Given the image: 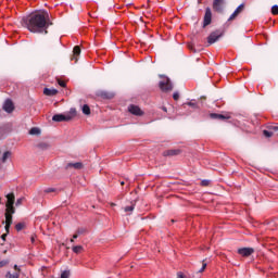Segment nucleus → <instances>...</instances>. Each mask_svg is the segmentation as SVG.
Segmentation results:
<instances>
[{"mask_svg":"<svg viewBox=\"0 0 278 278\" xmlns=\"http://www.w3.org/2000/svg\"><path fill=\"white\" fill-rule=\"evenodd\" d=\"M165 155H179V150H169L165 152Z\"/></svg>","mask_w":278,"mask_h":278,"instance_id":"a878e982","label":"nucleus"},{"mask_svg":"<svg viewBox=\"0 0 278 278\" xmlns=\"http://www.w3.org/2000/svg\"><path fill=\"white\" fill-rule=\"evenodd\" d=\"M3 266H8V261L0 262V268H3Z\"/></svg>","mask_w":278,"mask_h":278,"instance_id":"72a5a7b5","label":"nucleus"},{"mask_svg":"<svg viewBox=\"0 0 278 278\" xmlns=\"http://www.w3.org/2000/svg\"><path fill=\"white\" fill-rule=\"evenodd\" d=\"M71 119V116H66L64 114H55L52 116V121L54 123H64L66 121H70Z\"/></svg>","mask_w":278,"mask_h":278,"instance_id":"0eeeda50","label":"nucleus"},{"mask_svg":"<svg viewBox=\"0 0 278 278\" xmlns=\"http://www.w3.org/2000/svg\"><path fill=\"white\" fill-rule=\"evenodd\" d=\"M244 8V4H240L235 12L229 16L228 21H233V18H236L238 16V14H240V12H242Z\"/></svg>","mask_w":278,"mask_h":278,"instance_id":"f8f14e48","label":"nucleus"},{"mask_svg":"<svg viewBox=\"0 0 278 278\" xmlns=\"http://www.w3.org/2000/svg\"><path fill=\"white\" fill-rule=\"evenodd\" d=\"M5 226L4 229L7 233H10V227H12V215L10 213H5Z\"/></svg>","mask_w":278,"mask_h":278,"instance_id":"9d476101","label":"nucleus"},{"mask_svg":"<svg viewBox=\"0 0 278 278\" xmlns=\"http://www.w3.org/2000/svg\"><path fill=\"white\" fill-rule=\"evenodd\" d=\"M5 238H8V232H5V233H3V235L1 236V240H3V242H5Z\"/></svg>","mask_w":278,"mask_h":278,"instance_id":"e433bc0d","label":"nucleus"},{"mask_svg":"<svg viewBox=\"0 0 278 278\" xmlns=\"http://www.w3.org/2000/svg\"><path fill=\"white\" fill-rule=\"evenodd\" d=\"M73 58H72V60H74V62H75V64H76V62H77V58H79V54L81 53V48H79V46H76V47H74V50H73Z\"/></svg>","mask_w":278,"mask_h":278,"instance_id":"ddd939ff","label":"nucleus"},{"mask_svg":"<svg viewBox=\"0 0 278 278\" xmlns=\"http://www.w3.org/2000/svg\"><path fill=\"white\" fill-rule=\"evenodd\" d=\"M135 208H136V205L131 204L129 206L124 207V212H128L129 214H131V212H134Z\"/></svg>","mask_w":278,"mask_h":278,"instance_id":"412c9836","label":"nucleus"},{"mask_svg":"<svg viewBox=\"0 0 278 278\" xmlns=\"http://www.w3.org/2000/svg\"><path fill=\"white\" fill-rule=\"evenodd\" d=\"M207 184H210V180H203L202 181V186H207Z\"/></svg>","mask_w":278,"mask_h":278,"instance_id":"ea45409f","label":"nucleus"},{"mask_svg":"<svg viewBox=\"0 0 278 278\" xmlns=\"http://www.w3.org/2000/svg\"><path fill=\"white\" fill-rule=\"evenodd\" d=\"M22 203H23V198H20V199L16 200L15 205H21Z\"/></svg>","mask_w":278,"mask_h":278,"instance_id":"f704fd0d","label":"nucleus"},{"mask_svg":"<svg viewBox=\"0 0 278 278\" xmlns=\"http://www.w3.org/2000/svg\"><path fill=\"white\" fill-rule=\"evenodd\" d=\"M128 112H130V114H134V116H142V114H144V112H142L140 106L135 104H131L128 106Z\"/></svg>","mask_w":278,"mask_h":278,"instance_id":"39448f33","label":"nucleus"},{"mask_svg":"<svg viewBox=\"0 0 278 278\" xmlns=\"http://www.w3.org/2000/svg\"><path fill=\"white\" fill-rule=\"evenodd\" d=\"M177 278H186V276H184V274H182L181 271H179V273L177 274Z\"/></svg>","mask_w":278,"mask_h":278,"instance_id":"4c0bfd02","label":"nucleus"},{"mask_svg":"<svg viewBox=\"0 0 278 278\" xmlns=\"http://www.w3.org/2000/svg\"><path fill=\"white\" fill-rule=\"evenodd\" d=\"M14 270H16L17 273H21V267H18V265H14Z\"/></svg>","mask_w":278,"mask_h":278,"instance_id":"58836bf2","label":"nucleus"},{"mask_svg":"<svg viewBox=\"0 0 278 278\" xmlns=\"http://www.w3.org/2000/svg\"><path fill=\"white\" fill-rule=\"evenodd\" d=\"M205 268H207V263L203 262L202 263V267L201 269L199 270V273H203L205 270Z\"/></svg>","mask_w":278,"mask_h":278,"instance_id":"c756f323","label":"nucleus"},{"mask_svg":"<svg viewBox=\"0 0 278 278\" xmlns=\"http://www.w3.org/2000/svg\"><path fill=\"white\" fill-rule=\"evenodd\" d=\"M76 233H78V236H81V233H84V229H78Z\"/></svg>","mask_w":278,"mask_h":278,"instance_id":"a19ab883","label":"nucleus"},{"mask_svg":"<svg viewBox=\"0 0 278 278\" xmlns=\"http://www.w3.org/2000/svg\"><path fill=\"white\" fill-rule=\"evenodd\" d=\"M3 110L4 112H8V114H12V112H14V103L12 102V100H5L3 104Z\"/></svg>","mask_w":278,"mask_h":278,"instance_id":"1a4fd4ad","label":"nucleus"},{"mask_svg":"<svg viewBox=\"0 0 278 278\" xmlns=\"http://www.w3.org/2000/svg\"><path fill=\"white\" fill-rule=\"evenodd\" d=\"M163 111L166 112V108H163Z\"/></svg>","mask_w":278,"mask_h":278,"instance_id":"c03bdc74","label":"nucleus"},{"mask_svg":"<svg viewBox=\"0 0 278 278\" xmlns=\"http://www.w3.org/2000/svg\"><path fill=\"white\" fill-rule=\"evenodd\" d=\"M77 238H79V235L76 232V233L73 236V239H74V240H77Z\"/></svg>","mask_w":278,"mask_h":278,"instance_id":"79ce46f5","label":"nucleus"},{"mask_svg":"<svg viewBox=\"0 0 278 278\" xmlns=\"http://www.w3.org/2000/svg\"><path fill=\"white\" fill-rule=\"evenodd\" d=\"M56 93H58V89H49V88L43 89V94H46L47 97H55Z\"/></svg>","mask_w":278,"mask_h":278,"instance_id":"dca6fc26","label":"nucleus"},{"mask_svg":"<svg viewBox=\"0 0 278 278\" xmlns=\"http://www.w3.org/2000/svg\"><path fill=\"white\" fill-rule=\"evenodd\" d=\"M263 134H264L265 138H271V136H273V132L269 130H264Z\"/></svg>","mask_w":278,"mask_h":278,"instance_id":"cd10ccee","label":"nucleus"},{"mask_svg":"<svg viewBox=\"0 0 278 278\" xmlns=\"http://www.w3.org/2000/svg\"><path fill=\"white\" fill-rule=\"evenodd\" d=\"M83 113H85L87 116L90 114V106H88V104L83 105Z\"/></svg>","mask_w":278,"mask_h":278,"instance_id":"b1692460","label":"nucleus"},{"mask_svg":"<svg viewBox=\"0 0 278 278\" xmlns=\"http://www.w3.org/2000/svg\"><path fill=\"white\" fill-rule=\"evenodd\" d=\"M60 278H71V270H63Z\"/></svg>","mask_w":278,"mask_h":278,"instance_id":"5701e85b","label":"nucleus"},{"mask_svg":"<svg viewBox=\"0 0 278 278\" xmlns=\"http://www.w3.org/2000/svg\"><path fill=\"white\" fill-rule=\"evenodd\" d=\"M15 229L16 231H23V229H25V223H17Z\"/></svg>","mask_w":278,"mask_h":278,"instance_id":"aec40b11","label":"nucleus"},{"mask_svg":"<svg viewBox=\"0 0 278 278\" xmlns=\"http://www.w3.org/2000/svg\"><path fill=\"white\" fill-rule=\"evenodd\" d=\"M159 87L163 92H168L173 90V83H170V78L164 76L162 80H160Z\"/></svg>","mask_w":278,"mask_h":278,"instance_id":"f03ea898","label":"nucleus"},{"mask_svg":"<svg viewBox=\"0 0 278 278\" xmlns=\"http://www.w3.org/2000/svg\"><path fill=\"white\" fill-rule=\"evenodd\" d=\"M220 38V33L219 31H213L208 35L207 37V45H214V42H218Z\"/></svg>","mask_w":278,"mask_h":278,"instance_id":"20e7f679","label":"nucleus"},{"mask_svg":"<svg viewBox=\"0 0 278 278\" xmlns=\"http://www.w3.org/2000/svg\"><path fill=\"white\" fill-rule=\"evenodd\" d=\"M0 160H1L2 164H5V162H8V160H12V151H5L2 154Z\"/></svg>","mask_w":278,"mask_h":278,"instance_id":"4468645a","label":"nucleus"},{"mask_svg":"<svg viewBox=\"0 0 278 278\" xmlns=\"http://www.w3.org/2000/svg\"><path fill=\"white\" fill-rule=\"evenodd\" d=\"M185 105H189V108H193V110H197V103L194 102H188Z\"/></svg>","mask_w":278,"mask_h":278,"instance_id":"c85d7f7f","label":"nucleus"},{"mask_svg":"<svg viewBox=\"0 0 278 278\" xmlns=\"http://www.w3.org/2000/svg\"><path fill=\"white\" fill-rule=\"evenodd\" d=\"M30 242H31V244H34V242H36V235H33V236L30 237Z\"/></svg>","mask_w":278,"mask_h":278,"instance_id":"c9c22d12","label":"nucleus"},{"mask_svg":"<svg viewBox=\"0 0 278 278\" xmlns=\"http://www.w3.org/2000/svg\"><path fill=\"white\" fill-rule=\"evenodd\" d=\"M210 117L214 118V119H219V121H227V119L231 118V116H229L228 114L223 115V114H218V113H212L210 115Z\"/></svg>","mask_w":278,"mask_h":278,"instance_id":"9b49d317","label":"nucleus"},{"mask_svg":"<svg viewBox=\"0 0 278 278\" xmlns=\"http://www.w3.org/2000/svg\"><path fill=\"white\" fill-rule=\"evenodd\" d=\"M14 212H16V211L14 210V205L7 206L5 214H10V216H12V214H14Z\"/></svg>","mask_w":278,"mask_h":278,"instance_id":"4be33fe9","label":"nucleus"},{"mask_svg":"<svg viewBox=\"0 0 278 278\" xmlns=\"http://www.w3.org/2000/svg\"><path fill=\"white\" fill-rule=\"evenodd\" d=\"M212 23V10L210 8H206L204 20H203V27H207Z\"/></svg>","mask_w":278,"mask_h":278,"instance_id":"423d86ee","label":"nucleus"},{"mask_svg":"<svg viewBox=\"0 0 278 278\" xmlns=\"http://www.w3.org/2000/svg\"><path fill=\"white\" fill-rule=\"evenodd\" d=\"M71 242H75V239H71Z\"/></svg>","mask_w":278,"mask_h":278,"instance_id":"37998d69","label":"nucleus"},{"mask_svg":"<svg viewBox=\"0 0 278 278\" xmlns=\"http://www.w3.org/2000/svg\"><path fill=\"white\" fill-rule=\"evenodd\" d=\"M271 14L277 15L278 14V5L271 7Z\"/></svg>","mask_w":278,"mask_h":278,"instance_id":"bb28decb","label":"nucleus"},{"mask_svg":"<svg viewBox=\"0 0 278 278\" xmlns=\"http://www.w3.org/2000/svg\"><path fill=\"white\" fill-rule=\"evenodd\" d=\"M67 168H75L76 170H80V168H84V164H81V162L68 163Z\"/></svg>","mask_w":278,"mask_h":278,"instance_id":"f3484780","label":"nucleus"},{"mask_svg":"<svg viewBox=\"0 0 278 278\" xmlns=\"http://www.w3.org/2000/svg\"><path fill=\"white\" fill-rule=\"evenodd\" d=\"M5 277H7V278H18V277H21V275H20L18 273L12 274V273L9 271V273L5 275Z\"/></svg>","mask_w":278,"mask_h":278,"instance_id":"393cba45","label":"nucleus"},{"mask_svg":"<svg viewBox=\"0 0 278 278\" xmlns=\"http://www.w3.org/2000/svg\"><path fill=\"white\" fill-rule=\"evenodd\" d=\"M59 86H61V88H66V83L64 80H59Z\"/></svg>","mask_w":278,"mask_h":278,"instance_id":"2f4dec72","label":"nucleus"},{"mask_svg":"<svg viewBox=\"0 0 278 278\" xmlns=\"http://www.w3.org/2000/svg\"><path fill=\"white\" fill-rule=\"evenodd\" d=\"M173 99H174V101H179V92H174V94H173Z\"/></svg>","mask_w":278,"mask_h":278,"instance_id":"7c9ffc66","label":"nucleus"},{"mask_svg":"<svg viewBox=\"0 0 278 278\" xmlns=\"http://www.w3.org/2000/svg\"><path fill=\"white\" fill-rule=\"evenodd\" d=\"M23 23L33 34H42V31H46L47 34V29L53 25L49 12L47 11H39L23 17Z\"/></svg>","mask_w":278,"mask_h":278,"instance_id":"f257e3e1","label":"nucleus"},{"mask_svg":"<svg viewBox=\"0 0 278 278\" xmlns=\"http://www.w3.org/2000/svg\"><path fill=\"white\" fill-rule=\"evenodd\" d=\"M224 5H225V0H214L213 1V10L215 12H223Z\"/></svg>","mask_w":278,"mask_h":278,"instance_id":"6e6552de","label":"nucleus"},{"mask_svg":"<svg viewBox=\"0 0 278 278\" xmlns=\"http://www.w3.org/2000/svg\"><path fill=\"white\" fill-rule=\"evenodd\" d=\"M45 192L49 194V192H55L54 188H47L45 189Z\"/></svg>","mask_w":278,"mask_h":278,"instance_id":"473e14b6","label":"nucleus"},{"mask_svg":"<svg viewBox=\"0 0 278 278\" xmlns=\"http://www.w3.org/2000/svg\"><path fill=\"white\" fill-rule=\"evenodd\" d=\"M15 197L14 193L7 194V207L14 205Z\"/></svg>","mask_w":278,"mask_h":278,"instance_id":"2eb2a0df","label":"nucleus"},{"mask_svg":"<svg viewBox=\"0 0 278 278\" xmlns=\"http://www.w3.org/2000/svg\"><path fill=\"white\" fill-rule=\"evenodd\" d=\"M72 251H73V253L79 254V253H81V251H84V247H81V245L73 247Z\"/></svg>","mask_w":278,"mask_h":278,"instance_id":"6ab92c4d","label":"nucleus"},{"mask_svg":"<svg viewBox=\"0 0 278 278\" xmlns=\"http://www.w3.org/2000/svg\"><path fill=\"white\" fill-rule=\"evenodd\" d=\"M237 252L241 257H250L255 253V250L253 248H240Z\"/></svg>","mask_w":278,"mask_h":278,"instance_id":"7ed1b4c3","label":"nucleus"},{"mask_svg":"<svg viewBox=\"0 0 278 278\" xmlns=\"http://www.w3.org/2000/svg\"><path fill=\"white\" fill-rule=\"evenodd\" d=\"M29 134H30V136H39V134H40V128H38V127H33V128L29 130Z\"/></svg>","mask_w":278,"mask_h":278,"instance_id":"a211bd4d","label":"nucleus"}]
</instances>
